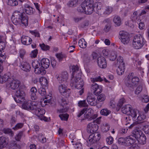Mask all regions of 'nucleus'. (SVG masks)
<instances>
[{
  "mask_svg": "<svg viewBox=\"0 0 149 149\" xmlns=\"http://www.w3.org/2000/svg\"><path fill=\"white\" fill-rule=\"evenodd\" d=\"M23 132H19L15 137V139L17 141H19L21 139L22 135Z\"/></svg>",
  "mask_w": 149,
  "mask_h": 149,
  "instance_id": "obj_61",
  "label": "nucleus"
},
{
  "mask_svg": "<svg viewBox=\"0 0 149 149\" xmlns=\"http://www.w3.org/2000/svg\"><path fill=\"white\" fill-rule=\"evenodd\" d=\"M38 92L42 96H44L46 94L45 89L42 87H40L39 88Z\"/></svg>",
  "mask_w": 149,
  "mask_h": 149,
  "instance_id": "obj_49",
  "label": "nucleus"
},
{
  "mask_svg": "<svg viewBox=\"0 0 149 149\" xmlns=\"http://www.w3.org/2000/svg\"><path fill=\"white\" fill-rule=\"evenodd\" d=\"M68 75L66 72H64L59 75L57 79L59 83L65 84L67 83V80L68 79Z\"/></svg>",
  "mask_w": 149,
  "mask_h": 149,
  "instance_id": "obj_13",
  "label": "nucleus"
},
{
  "mask_svg": "<svg viewBox=\"0 0 149 149\" xmlns=\"http://www.w3.org/2000/svg\"><path fill=\"white\" fill-rule=\"evenodd\" d=\"M3 132L5 134H9L11 136H13L14 135L13 132L9 128L4 129L3 130Z\"/></svg>",
  "mask_w": 149,
  "mask_h": 149,
  "instance_id": "obj_46",
  "label": "nucleus"
},
{
  "mask_svg": "<svg viewBox=\"0 0 149 149\" xmlns=\"http://www.w3.org/2000/svg\"><path fill=\"white\" fill-rule=\"evenodd\" d=\"M106 141L109 144H111L113 141V139L111 136H109L107 138Z\"/></svg>",
  "mask_w": 149,
  "mask_h": 149,
  "instance_id": "obj_59",
  "label": "nucleus"
},
{
  "mask_svg": "<svg viewBox=\"0 0 149 149\" xmlns=\"http://www.w3.org/2000/svg\"><path fill=\"white\" fill-rule=\"evenodd\" d=\"M117 57L116 52L115 51H112L111 52L110 56V59L112 61H114L116 59Z\"/></svg>",
  "mask_w": 149,
  "mask_h": 149,
  "instance_id": "obj_39",
  "label": "nucleus"
},
{
  "mask_svg": "<svg viewBox=\"0 0 149 149\" xmlns=\"http://www.w3.org/2000/svg\"><path fill=\"white\" fill-rule=\"evenodd\" d=\"M142 132L140 130L135 129L132 131L133 136L137 140L142 134Z\"/></svg>",
  "mask_w": 149,
  "mask_h": 149,
  "instance_id": "obj_30",
  "label": "nucleus"
},
{
  "mask_svg": "<svg viewBox=\"0 0 149 149\" xmlns=\"http://www.w3.org/2000/svg\"><path fill=\"white\" fill-rule=\"evenodd\" d=\"M97 13L99 15H102V4L101 2H97Z\"/></svg>",
  "mask_w": 149,
  "mask_h": 149,
  "instance_id": "obj_29",
  "label": "nucleus"
},
{
  "mask_svg": "<svg viewBox=\"0 0 149 149\" xmlns=\"http://www.w3.org/2000/svg\"><path fill=\"white\" fill-rule=\"evenodd\" d=\"M5 47V42L4 38L2 36H0V50H3Z\"/></svg>",
  "mask_w": 149,
  "mask_h": 149,
  "instance_id": "obj_33",
  "label": "nucleus"
},
{
  "mask_svg": "<svg viewBox=\"0 0 149 149\" xmlns=\"http://www.w3.org/2000/svg\"><path fill=\"white\" fill-rule=\"evenodd\" d=\"M101 137V135L98 132L93 133L89 136V141L91 144L95 143L100 140Z\"/></svg>",
  "mask_w": 149,
  "mask_h": 149,
  "instance_id": "obj_11",
  "label": "nucleus"
},
{
  "mask_svg": "<svg viewBox=\"0 0 149 149\" xmlns=\"http://www.w3.org/2000/svg\"><path fill=\"white\" fill-rule=\"evenodd\" d=\"M124 67H121L120 65L118 66V68L117 69V72L118 74L119 75H121L124 73Z\"/></svg>",
  "mask_w": 149,
  "mask_h": 149,
  "instance_id": "obj_41",
  "label": "nucleus"
},
{
  "mask_svg": "<svg viewBox=\"0 0 149 149\" xmlns=\"http://www.w3.org/2000/svg\"><path fill=\"white\" fill-rule=\"evenodd\" d=\"M13 77L9 75L8 74H5L1 76V73H0V82L1 83L3 84L5 82H7V83H9L10 81V79H12Z\"/></svg>",
  "mask_w": 149,
  "mask_h": 149,
  "instance_id": "obj_15",
  "label": "nucleus"
},
{
  "mask_svg": "<svg viewBox=\"0 0 149 149\" xmlns=\"http://www.w3.org/2000/svg\"><path fill=\"white\" fill-rule=\"evenodd\" d=\"M113 10L112 8L111 7L107 6L106 7L105 10L104 12V14L109 15L111 13Z\"/></svg>",
  "mask_w": 149,
  "mask_h": 149,
  "instance_id": "obj_44",
  "label": "nucleus"
},
{
  "mask_svg": "<svg viewBox=\"0 0 149 149\" xmlns=\"http://www.w3.org/2000/svg\"><path fill=\"white\" fill-rule=\"evenodd\" d=\"M20 67L23 70L26 72H29L31 69L30 65L26 62L22 63Z\"/></svg>",
  "mask_w": 149,
  "mask_h": 149,
  "instance_id": "obj_23",
  "label": "nucleus"
},
{
  "mask_svg": "<svg viewBox=\"0 0 149 149\" xmlns=\"http://www.w3.org/2000/svg\"><path fill=\"white\" fill-rule=\"evenodd\" d=\"M89 23V21L88 20H86L81 23L79 25L80 27L84 28L88 26Z\"/></svg>",
  "mask_w": 149,
  "mask_h": 149,
  "instance_id": "obj_45",
  "label": "nucleus"
},
{
  "mask_svg": "<svg viewBox=\"0 0 149 149\" xmlns=\"http://www.w3.org/2000/svg\"><path fill=\"white\" fill-rule=\"evenodd\" d=\"M121 111L123 113L127 115H130L131 117L132 112H135L136 111L131 109L130 106L129 105H125L123 107L121 108Z\"/></svg>",
  "mask_w": 149,
  "mask_h": 149,
  "instance_id": "obj_14",
  "label": "nucleus"
},
{
  "mask_svg": "<svg viewBox=\"0 0 149 149\" xmlns=\"http://www.w3.org/2000/svg\"><path fill=\"white\" fill-rule=\"evenodd\" d=\"M35 105H33L31 101L30 100L25 102L22 104V108L26 110H34L35 108Z\"/></svg>",
  "mask_w": 149,
  "mask_h": 149,
  "instance_id": "obj_12",
  "label": "nucleus"
},
{
  "mask_svg": "<svg viewBox=\"0 0 149 149\" xmlns=\"http://www.w3.org/2000/svg\"><path fill=\"white\" fill-rule=\"evenodd\" d=\"M78 2V0H70L67 3V5L69 7H73L76 6Z\"/></svg>",
  "mask_w": 149,
  "mask_h": 149,
  "instance_id": "obj_32",
  "label": "nucleus"
},
{
  "mask_svg": "<svg viewBox=\"0 0 149 149\" xmlns=\"http://www.w3.org/2000/svg\"><path fill=\"white\" fill-rule=\"evenodd\" d=\"M40 46L41 49L44 51H47L49 50L50 47L48 45H46L44 43L42 44H40Z\"/></svg>",
  "mask_w": 149,
  "mask_h": 149,
  "instance_id": "obj_50",
  "label": "nucleus"
},
{
  "mask_svg": "<svg viewBox=\"0 0 149 149\" xmlns=\"http://www.w3.org/2000/svg\"><path fill=\"white\" fill-rule=\"evenodd\" d=\"M125 102V99L122 98L120 100L119 103L117 104V107H116V109L117 111H119L123 105L124 103Z\"/></svg>",
  "mask_w": 149,
  "mask_h": 149,
  "instance_id": "obj_40",
  "label": "nucleus"
},
{
  "mask_svg": "<svg viewBox=\"0 0 149 149\" xmlns=\"http://www.w3.org/2000/svg\"><path fill=\"white\" fill-rule=\"evenodd\" d=\"M111 113V111L107 109H103V115L107 116Z\"/></svg>",
  "mask_w": 149,
  "mask_h": 149,
  "instance_id": "obj_62",
  "label": "nucleus"
},
{
  "mask_svg": "<svg viewBox=\"0 0 149 149\" xmlns=\"http://www.w3.org/2000/svg\"><path fill=\"white\" fill-rule=\"evenodd\" d=\"M139 143L144 144L146 143V137L144 134H142L137 139Z\"/></svg>",
  "mask_w": 149,
  "mask_h": 149,
  "instance_id": "obj_31",
  "label": "nucleus"
},
{
  "mask_svg": "<svg viewBox=\"0 0 149 149\" xmlns=\"http://www.w3.org/2000/svg\"><path fill=\"white\" fill-rule=\"evenodd\" d=\"M84 61L86 63L89 62L91 61V59L90 56L87 54L85 55L83 57Z\"/></svg>",
  "mask_w": 149,
  "mask_h": 149,
  "instance_id": "obj_43",
  "label": "nucleus"
},
{
  "mask_svg": "<svg viewBox=\"0 0 149 149\" xmlns=\"http://www.w3.org/2000/svg\"><path fill=\"white\" fill-rule=\"evenodd\" d=\"M24 8L25 13L28 15H32L35 12V9L28 5H25Z\"/></svg>",
  "mask_w": 149,
  "mask_h": 149,
  "instance_id": "obj_21",
  "label": "nucleus"
},
{
  "mask_svg": "<svg viewBox=\"0 0 149 149\" xmlns=\"http://www.w3.org/2000/svg\"><path fill=\"white\" fill-rule=\"evenodd\" d=\"M79 106L81 107H85L88 106L86 102V100L79 101L78 102Z\"/></svg>",
  "mask_w": 149,
  "mask_h": 149,
  "instance_id": "obj_55",
  "label": "nucleus"
},
{
  "mask_svg": "<svg viewBox=\"0 0 149 149\" xmlns=\"http://www.w3.org/2000/svg\"><path fill=\"white\" fill-rule=\"evenodd\" d=\"M118 65L119 64L120 65L121 67L124 68L125 67V63L123 62V58L121 56H119L117 59Z\"/></svg>",
  "mask_w": 149,
  "mask_h": 149,
  "instance_id": "obj_37",
  "label": "nucleus"
},
{
  "mask_svg": "<svg viewBox=\"0 0 149 149\" xmlns=\"http://www.w3.org/2000/svg\"><path fill=\"white\" fill-rule=\"evenodd\" d=\"M83 19V17H76L73 18V20L75 23H78Z\"/></svg>",
  "mask_w": 149,
  "mask_h": 149,
  "instance_id": "obj_63",
  "label": "nucleus"
},
{
  "mask_svg": "<svg viewBox=\"0 0 149 149\" xmlns=\"http://www.w3.org/2000/svg\"><path fill=\"white\" fill-rule=\"evenodd\" d=\"M8 4L11 6H15L18 4V2L16 0H8Z\"/></svg>",
  "mask_w": 149,
  "mask_h": 149,
  "instance_id": "obj_42",
  "label": "nucleus"
},
{
  "mask_svg": "<svg viewBox=\"0 0 149 149\" xmlns=\"http://www.w3.org/2000/svg\"><path fill=\"white\" fill-rule=\"evenodd\" d=\"M98 87V85L95 83H93V84L91 85V91L96 95H98L100 94L102 92V90H100L99 91H97V92H96Z\"/></svg>",
  "mask_w": 149,
  "mask_h": 149,
  "instance_id": "obj_18",
  "label": "nucleus"
},
{
  "mask_svg": "<svg viewBox=\"0 0 149 149\" xmlns=\"http://www.w3.org/2000/svg\"><path fill=\"white\" fill-rule=\"evenodd\" d=\"M24 125V124L22 123H18L13 129L15 130H17L21 128Z\"/></svg>",
  "mask_w": 149,
  "mask_h": 149,
  "instance_id": "obj_48",
  "label": "nucleus"
},
{
  "mask_svg": "<svg viewBox=\"0 0 149 149\" xmlns=\"http://www.w3.org/2000/svg\"><path fill=\"white\" fill-rule=\"evenodd\" d=\"M86 45L87 43L84 39H81L79 40V45L80 47L83 48H85L86 46Z\"/></svg>",
  "mask_w": 149,
  "mask_h": 149,
  "instance_id": "obj_35",
  "label": "nucleus"
},
{
  "mask_svg": "<svg viewBox=\"0 0 149 149\" xmlns=\"http://www.w3.org/2000/svg\"><path fill=\"white\" fill-rule=\"evenodd\" d=\"M59 116L62 120H67L69 117V115L67 114H63L59 115Z\"/></svg>",
  "mask_w": 149,
  "mask_h": 149,
  "instance_id": "obj_47",
  "label": "nucleus"
},
{
  "mask_svg": "<svg viewBox=\"0 0 149 149\" xmlns=\"http://www.w3.org/2000/svg\"><path fill=\"white\" fill-rule=\"evenodd\" d=\"M85 113L84 115L85 118L88 119L89 120L91 118V116L93 113V110L91 109H85Z\"/></svg>",
  "mask_w": 149,
  "mask_h": 149,
  "instance_id": "obj_25",
  "label": "nucleus"
},
{
  "mask_svg": "<svg viewBox=\"0 0 149 149\" xmlns=\"http://www.w3.org/2000/svg\"><path fill=\"white\" fill-rule=\"evenodd\" d=\"M125 139L123 138H120L118 140V143L120 145H125Z\"/></svg>",
  "mask_w": 149,
  "mask_h": 149,
  "instance_id": "obj_54",
  "label": "nucleus"
},
{
  "mask_svg": "<svg viewBox=\"0 0 149 149\" xmlns=\"http://www.w3.org/2000/svg\"><path fill=\"white\" fill-rule=\"evenodd\" d=\"M145 40L142 36L140 34L136 35L134 37L133 42V47L136 49L142 47L145 44Z\"/></svg>",
  "mask_w": 149,
  "mask_h": 149,
  "instance_id": "obj_4",
  "label": "nucleus"
},
{
  "mask_svg": "<svg viewBox=\"0 0 149 149\" xmlns=\"http://www.w3.org/2000/svg\"><path fill=\"white\" fill-rule=\"evenodd\" d=\"M125 146H129L134 143L135 140L134 139V136L131 135L127 137L125 139Z\"/></svg>",
  "mask_w": 149,
  "mask_h": 149,
  "instance_id": "obj_17",
  "label": "nucleus"
},
{
  "mask_svg": "<svg viewBox=\"0 0 149 149\" xmlns=\"http://www.w3.org/2000/svg\"><path fill=\"white\" fill-rule=\"evenodd\" d=\"M113 22L114 23L116 26H120L121 23L120 17L118 16H115L113 18Z\"/></svg>",
  "mask_w": 149,
  "mask_h": 149,
  "instance_id": "obj_34",
  "label": "nucleus"
},
{
  "mask_svg": "<svg viewBox=\"0 0 149 149\" xmlns=\"http://www.w3.org/2000/svg\"><path fill=\"white\" fill-rule=\"evenodd\" d=\"M35 108L34 109L35 114L38 117L41 116L43 115L45 113V111L43 109H40L36 105H35Z\"/></svg>",
  "mask_w": 149,
  "mask_h": 149,
  "instance_id": "obj_26",
  "label": "nucleus"
},
{
  "mask_svg": "<svg viewBox=\"0 0 149 149\" xmlns=\"http://www.w3.org/2000/svg\"><path fill=\"white\" fill-rule=\"evenodd\" d=\"M52 98V97L51 96H49V98L48 97H46L45 98V100H43L41 102V104L44 105L43 104V103H44L45 104V105H46L47 104V103H52L51 100Z\"/></svg>",
  "mask_w": 149,
  "mask_h": 149,
  "instance_id": "obj_36",
  "label": "nucleus"
},
{
  "mask_svg": "<svg viewBox=\"0 0 149 149\" xmlns=\"http://www.w3.org/2000/svg\"><path fill=\"white\" fill-rule=\"evenodd\" d=\"M11 19L13 23L15 25H17L21 23L25 26L28 25V17L22 12L18 10L15 11Z\"/></svg>",
  "mask_w": 149,
  "mask_h": 149,
  "instance_id": "obj_2",
  "label": "nucleus"
},
{
  "mask_svg": "<svg viewBox=\"0 0 149 149\" xmlns=\"http://www.w3.org/2000/svg\"><path fill=\"white\" fill-rule=\"evenodd\" d=\"M37 89L35 87H32L30 90V94L31 95V97L32 100H36L37 98L36 95L37 93Z\"/></svg>",
  "mask_w": 149,
  "mask_h": 149,
  "instance_id": "obj_28",
  "label": "nucleus"
},
{
  "mask_svg": "<svg viewBox=\"0 0 149 149\" xmlns=\"http://www.w3.org/2000/svg\"><path fill=\"white\" fill-rule=\"evenodd\" d=\"M143 129L146 134H149V125L144 126Z\"/></svg>",
  "mask_w": 149,
  "mask_h": 149,
  "instance_id": "obj_57",
  "label": "nucleus"
},
{
  "mask_svg": "<svg viewBox=\"0 0 149 149\" xmlns=\"http://www.w3.org/2000/svg\"><path fill=\"white\" fill-rule=\"evenodd\" d=\"M120 39L124 44H127L130 41L129 35L124 31H120L119 33Z\"/></svg>",
  "mask_w": 149,
  "mask_h": 149,
  "instance_id": "obj_8",
  "label": "nucleus"
},
{
  "mask_svg": "<svg viewBox=\"0 0 149 149\" xmlns=\"http://www.w3.org/2000/svg\"><path fill=\"white\" fill-rule=\"evenodd\" d=\"M15 94L16 97L14 98V100L16 102L22 103L24 102L25 94L23 91L21 90H18L16 91Z\"/></svg>",
  "mask_w": 149,
  "mask_h": 149,
  "instance_id": "obj_6",
  "label": "nucleus"
},
{
  "mask_svg": "<svg viewBox=\"0 0 149 149\" xmlns=\"http://www.w3.org/2000/svg\"><path fill=\"white\" fill-rule=\"evenodd\" d=\"M86 100L88 103L91 106H95L96 104V101L95 98L93 95L89 94L88 95L86 98Z\"/></svg>",
  "mask_w": 149,
  "mask_h": 149,
  "instance_id": "obj_20",
  "label": "nucleus"
},
{
  "mask_svg": "<svg viewBox=\"0 0 149 149\" xmlns=\"http://www.w3.org/2000/svg\"><path fill=\"white\" fill-rule=\"evenodd\" d=\"M91 81L93 83H95L94 82L95 81H101L102 80V79L100 76L94 78H91Z\"/></svg>",
  "mask_w": 149,
  "mask_h": 149,
  "instance_id": "obj_56",
  "label": "nucleus"
},
{
  "mask_svg": "<svg viewBox=\"0 0 149 149\" xmlns=\"http://www.w3.org/2000/svg\"><path fill=\"white\" fill-rule=\"evenodd\" d=\"M99 128L98 126L94 122L88 124L87 127V130L89 133H93L96 132Z\"/></svg>",
  "mask_w": 149,
  "mask_h": 149,
  "instance_id": "obj_10",
  "label": "nucleus"
},
{
  "mask_svg": "<svg viewBox=\"0 0 149 149\" xmlns=\"http://www.w3.org/2000/svg\"><path fill=\"white\" fill-rule=\"evenodd\" d=\"M38 50L36 49L31 52L30 54V56L32 58H35L36 56Z\"/></svg>",
  "mask_w": 149,
  "mask_h": 149,
  "instance_id": "obj_58",
  "label": "nucleus"
},
{
  "mask_svg": "<svg viewBox=\"0 0 149 149\" xmlns=\"http://www.w3.org/2000/svg\"><path fill=\"white\" fill-rule=\"evenodd\" d=\"M132 118L137 124H140L143 123L144 120L146 118V116L144 114L139 115L138 112L136 111L132 112Z\"/></svg>",
  "mask_w": 149,
  "mask_h": 149,
  "instance_id": "obj_5",
  "label": "nucleus"
},
{
  "mask_svg": "<svg viewBox=\"0 0 149 149\" xmlns=\"http://www.w3.org/2000/svg\"><path fill=\"white\" fill-rule=\"evenodd\" d=\"M111 24H105V27L104 29V31L106 32H107L109 31L110 28H111Z\"/></svg>",
  "mask_w": 149,
  "mask_h": 149,
  "instance_id": "obj_64",
  "label": "nucleus"
},
{
  "mask_svg": "<svg viewBox=\"0 0 149 149\" xmlns=\"http://www.w3.org/2000/svg\"><path fill=\"white\" fill-rule=\"evenodd\" d=\"M142 87L141 86H138L135 91V93L136 94H139L142 91Z\"/></svg>",
  "mask_w": 149,
  "mask_h": 149,
  "instance_id": "obj_60",
  "label": "nucleus"
},
{
  "mask_svg": "<svg viewBox=\"0 0 149 149\" xmlns=\"http://www.w3.org/2000/svg\"><path fill=\"white\" fill-rule=\"evenodd\" d=\"M20 85V81L14 79L13 78L10 79L9 83H6L7 86L13 90L17 88Z\"/></svg>",
  "mask_w": 149,
  "mask_h": 149,
  "instance_id": "obj_9",
  "label": "nucleus"
},
{
  "mask_svg": "<svg viewBox=\"0 0 149 149\" xmlns=\"http://www.w3.org/2000/svg\"><path fill=\"white\" fill-rule=\"evenodd\" d=\"M61 105L62 107L60 110V111L61 113L65 112H67L68 109V107L66 105L67 103L65 100L64 99H62L60 102Z\"/></svg>",
  "mask_w": 149,
  "mask_h": 149,
  "instance_id": "obj_16",
  "label": "nucleus"
},
{
  "mask_svg": "<svg viewBox=\"0 0 149 149\" xmlns=\"http://www.w3.org/2000/svg\"><path fill=\"white\" fill-rule=\"evenodd\" d=\"M102 58L101 56L99 57L97 60V63L98 66L101 68H102Z\"/></svg>",
  "mask_w": 149,
  "mask_h": 149,
  "instance_id": "obj_52",
  "label": "nucleus"
},
{
  "mask_svg": "<svg viewBox=\"0 0 149 149\" xmlns=\"http://www.w3.org/2000/svg\"><path fill=\"white\" fill-rule=\"evenodd\" d=\"M32 41V39L28 36H22L21 42L24 45H29L31 43Z\"/></svg>",
  "mask_w": 149,
  "mask_h": 149,
  "instance_id": "obj_22",
  "label": "nucleus"
},
{
  "mask_svg": "<svg viewBox=\"0 0 149 149\" xmlns=\"http://www.w3.org/2000/svg\"><path fill=\"white\" fill-rule=\"evenodd\" d=\"M94 6L93 0H85L77 8L78 11L87 15L92 13L94 11Z\"/></svg>",
  "mask_w": 149,
  "mask_h": 149,
  "instance_id": "obj_3",
  "label": "nucleus"
},
{
  "mask_svg": "<svg viewBox=\"0 0 149 149\" xmlns=\"http://www.w3.org/2000/svg\"><path fill=\"white\" fill-rule=\"evenodd\" d=\"M8 143V140L5 137L1 136L0 137V147H6Z\"/></svg>",
  "mask_w": 149,
  "mask_h": 149,
  "instance_id": "obj_27",
  "label": "nucleus"
},
{
  "mask_svg": "<svg viewBox=\"0 0 149 149\" xmlns=\"http://www.w3.org/2000/svg\"><path fill=\"white\" fill-rule=\"evenodd\" d=\"M40 81L41 84L43 86H46L48 84V81L46 78L42 77L40 78Z\"/></svg>",
  "mask_w": 149,
  "mask_h": 149,
  "instance_id": "obj_38",
  "label": "nucleus"
},
{
  "mask_svg": "<svg viewBox=\"0 0 149 149\" xmlns=\"http://www.w3.org/2000/svg\"><path fill=\"white\" fill-rule=\"evenodd\" d=\"M133 75L134 73L132 72L129 74L127 79L129 81L132 80V83L135 86L137 83L139 81V79L137 77H133Z\"/></svg>",
  "mask_w": 149,
  "mask_h": 149,
  "instance_id": "obj_19",
  "label": "nucleus"
},
{
  "mask_svg": "<svg viewBox=\"0 0 149 149\" xmlns=\"http://www.w3.org/2000/svg\"><path fill=\"white\" fill-rule=\"evenodd\" d=\"M42 68H48L50 65V61L47 58H43L41 61Z\"/></svg>",
  "mask_w": 149,
  "mask_h": 149,
  "instance_id": "obj_24",
  "label": "nucleus"
},
{
  "mask_svg": "<svg viewBox=\"0 0 149 149\" xmlns=\"http://www.w3.org/2000/svg\"><path fill=\"white\" fill-rule=\"evenodd\" d=\"M72 72L70 85L77 89L82 88L84 85L83 80L81 78V73L77 66L73 65L71 68Z\"/></svg>",
  "mask_w": 149,
  "mask_h": 149,
  "instance_id": "obj_1",
  "label": "nucleus"
},
{
  "mask_svg": "<svg viewBox=\"0 0 149 149\" xmlns=\"http://www.w3.org/2000/svg\"><path fill=\"white\" fill-rule=\"evenodd\" d=\"M126 85L131 90H133L135 86V85L134 84H132L131 83L129 82H127L126 83Z\"/></svg>",
  "mask_w": 149,
  "mask_h": 149,
  "instance_id": "obj_53",
  "label": "nucleus"
},
{
  "mask_svg": "<svg viewBox=\"0 0 149 149\" xmlns=\"http://www.w3.org/2000/svg\"><path fill=\"white\" fill-rule=\"evenodd\" d=\"M40 65L39 63L36 61H35L32 63V67L35 69H37L38 68Z\"/></svg>",
  "mask_w": 149,
  "mask_h": 149,
  "instance_id": "obj_51",
  "label": "nucleus"
},
{
  "mask_svg": "<svg viewBox=\"0 0 149 149\" xmlns=\"http://www.w3.org/2000/svg\"><path fill=\"white\" fill-rule=\"evenodd\" d=\"M67 84L68 83L62 84L59 86L58 88V90L60 93L66 96H69L70 93V89L67 88Z\"/></svg>",
  "mask_w": 149,
  "mask_h": 149,
  "instance_id": "obj_7",
  "label": "nucleus"
}]
</instances>
